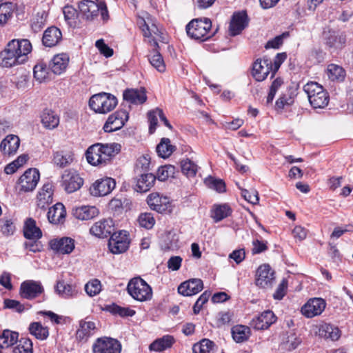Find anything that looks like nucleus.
<instances>
[{
    "instance_id": "1",
    "label": "nucleus",
    "mask_w": 353,
    "mask_h": 353,
    "mask_svg": "<svg viewBox=\"0 0 353 353\" xmlns=\"http://www.w3.org/2000/svg\"><path fill=\"white\" fill-rule=\"evenodd\" d=\"M32 49V44L27 39L10 41L4 50L0 52V66L11 68L23 63Z\"/></svg>"
},
{
    "instance_id": "2",
    "label": "nucleus",
    "mask_w": 353,
    "mask_h": 353,
    "mask_svg": "<svg viewBox=\"0 0 353 353\" xmlns=\"http://www.w3.org/2000/svg\"><path fill=\"white\" fill-rule=\"evenodd\" d=\"M121 145L117 143H97L90 146L85 156L88 162L92 165H105L121 151Z\"/></svg>"
},
{
    "instance_id": "3",
    "label": "nucleus",
    "mask_w": 353,
    "mask_h": 353,
    "mask_svg": "<svg viewBox=\"0 0 353 353\" xmlns=\"http://www.w3.org/2000/svg\"><path fill=\"white\" fill-rule=\"evenodd\" d=\"M78 8L82 17L87 21L94 20L99 14L104 23L109 19L108 10L104 1L81 0L78 3Z\"/></svg>"
},
{
    "instance_id": "4",
    "label": "nucleus",
    "mask_w": 353,
    "mask_h": 353,
    "mask_svg": "<svg viewBox=\"0 0 353 353\" xmlns=\"http://www.w3.org/2000/svg\"><path fill=\"white\" fill-rule=\"evenodd\" d=\"M185 29L188 37L201 41L209 39L214 34L211 31L212 22L208 18L192 19Z\"/></svg>"
},
{
    "instance_id": "5",
    "label": "nucleus",
    "mask_w": 353,
    "mask_h": 353,
    "mask_svg": "<svg viewBox=\"0 0 353 353\" xmlns=\"http://www.w3.org/2000/svg\"><path fill=\"white\" fill-rule=\"evenodd\" d=\"M303 90L307 94L310 103L313 108L323 109L328 105L329 94L318 83L311 81L306 83L303 86Z\"/></svg>"
},
{
    "instance_id": "6",
    "label": "nucleus",
    "mask_w": 353,
    "mask_h": 353,
    "mask_svg": "<svg viewBox=\"0 0 353 353\" xmlns=\"http://www.w3.org/2000/svg\"><path fill=\"white\" fill-rule=\"evenodd\" d=\"M117 98L109 93L101 92L94 94L89 101V105L95 112L105 114L112 111L117 105Z\"/></svg>"
},
{
    "instance_id": "7",
    "label": "nucleus",
    "mask_w": 353,
    "mask_h": 353,
    "mask_svg": "<svg viewBox=\"0 0 353 353\" xmlns=\"http://www.w3.org/2000/svg\"><path fill=\"white\" fill-rule=\"evenodd\" d=\"M127 290L130 295L139 301H147L152 297V288L140 277L132 279L129 282Z\"/></svg>"
},
{
    "instance_id": "8",
    "label": "nucleus",
    "mask_w": 353,
    "mask_h": 353,
    "mask_svg": "<svg viewBox=\"0 0 353 353\" xmlns=\"http://www.w3.org/2000/svg\"><path fill=\"white\" fill-rule=\"evenodd\" d=\"M93 353H121V344L111 337L99 338L93 344Z\"/></svg>"
},
{
    "instance_id": "9",
    "label": "nucleus",
    "mask_w": 353,
    "mask_h": 353,
    "mask_svg": "<svg viewBox=\"0 0 353 353\" xmlns=\"http://www.w3.org/2000/svg\"><path fill=\"white\" fill-rule=\"evenodd\" d=\"M61 179V186L68 193L77 191L83 184V179L74 170H65Z\"/></svg>"
},
{
    "instance_id": "10",
    "label": "nucleus",
    "mask_w": 353,
    "mask_h": 353,
    "mask_svg": "<svg viewBox=\"0 0 353 353\" xmlns=\"http://www.w3.org/2000/svg\"><path fill=\"white\" fill-rule=\"evenodd\" d=\"M44 292V288L40 281L26 280L21 283L19 294L21 298L32 300L39 296Z\"/></svg>"
},
{
    "instance_id": "11",
    "label": "nucleus",
    "mask_w": 353,
    "mask_h": 353,
    "mask_svg": "<svg viewBox=\"0 0 353 353\" xmlns=\"http://www.w3.org/2000/svg\"><path fill=\"white\" fill-rule=\"evenodd\" d=\"M323 39L326 46L332 51L342 50L346 44V35L343 32L335 30L324 32Z\"/></svg>"
},
{
    "instance_id": "12",
    "label": "nucleus",
    "mask_w": 353,
    "mask_h": 353,
    "mask_svg": "<svg viewBox=\"0 0 353 353\" xmlns=\"http://www.w3.org/2000/svg\"><path fill=\"white\" fill-rule=\"evenodd\" d=\"M39 172L36 168L28 169L19 178L18 187L20 191L30 192L34 190L39 180Z\"/></svg>"
},
{
    "instance_id": "13",
    "label": "nucleus",
    "mask_w": 353,
    "mask_h": 353,
    "mask_svg": "<svg viewBox=\"0 0 353 353\" xmlns=\"http://www.w3.org/2000/svg\"><path fill=\"white\" fill-rule=\"evenodd\" d=\"M256 276V285L262 288H271L275 281L274 272L268 264L260 265Z\"/></svg>"
},
{
    "instance_id": "14",
    "label": "nucleus",
    "mask_w": 353,
    "mask_h": 353,
    "mask_svg": "<svg viewBox=\"0 0 353 353\" xmlns=\"http://www.w3.org/2000/svg\"><path fill=\"white\" fill-rule=\"evenodd\" d=\"M128 119V113L125 110H119L110 114L103 125L105 132H112L120 130Z\"/></svg>"
},
{
    "instance_id": "15",
    "label": "nucleus",
    "mask_w": 353,
    "mask_h": 353,
    "mask_svg": "<svg viewBox=\"0 0 353 353\" xmlns=\"http://www.w3.org/2000/svg\"><path fill=\"white\" fill-rule=\"evenodd\" d=\"M116 182L110 177L97 180L90 188V192L94 196H103L110 194L115 188Z\"/></svg>"
},
{
    "instance_id": "16",
    "label": "nucleus",
    "mask_w": 353,
    "mask_h": 353,
    "mask_svg": "<svg viewBox=\"0 0 353 353\" xmlns=\"http://www.w3.org/2000/svg\"><path fill=\"white\" fill-rule=\"evenodd\" d=\"M325 301L321 298L309 299L301 307V312L307 318L320 315L325 310Z\"/></svg>"
},
{
    "instance_id": "17",
    "label": "nucleus",
    "mask_w": 353,
    "mask_h": 353,
    "mask_svg": "<svg viewBox=\"0 0 353 353\" xmlns=\"http://www.w3.org/2000/svg\"><path fill=\"white\" fill-rule=\"evenodd\" d=\"M273 72L272 61L268 58L258 59L252 67V76L257 81H262L266 79L270 72Z\"/></svg>"
},
{
    "instance_id": "18",
    "label": "nucleus",
    "mask_w": 353,
    "mask_h": 353,
    "mask_svg": "<svg viewBox=\"0 0 353 353\" xmlns=\"http://www.w3.org/2000/svg\"><path fill=\"white\" fill-rule=\"evenodd\" d=\"M130 241L125 234L121 232H114L108 241V248L110 252L114 254L125 252L129 248Z\"/></svg>"
},
{
    "instance_id": "19",
    "label": "nucleus",
    "mask_w": 353,
    "mask_h": 353,
    "mask_svg": "<svg viewBox=\"0 0 353 353\" xmlns=\"http://www.w3.org/2000/svg\"><path fill=\"white\" fill-rule=\"evenodd\" d=\"M90 232L99 238H106L114 232V225L112 219H103L96 222L90 229Z\"/></svg>"
},
{
    "instance_id": "20",
    "label": "nucleus",
    "mask_w": 353,
    "mask_h": 353,
    "mask_svg": "<svg viewBox=\"0 0 353 353\" xmlns=\"http://www.w3.org/2000/svg\"><path fill=\"white\" fill-rule=\"evenodd\" d=\"M248 17L245 11L234 12L229 26V32L231 36L239 34L248 25Z\"/></svg>"
},
{
    "instance_id": "21",
    "label": "nucleus",
    "mask_w": 353,
    "mask_h": 353,
    "mask_svg": "<svg viewBox=\"0 0 353 353\" xmlns=\"http://www.w3.org/2000/svg\"><path fill=\"white\" fill-rule=\"evenodd\" d=\"M138 23L141 28L144 37H152V41H150L151 45L154 47H159V44L155 37H158L160 39H163L161 36L163 33L161 32V29L153 23L150 25L149 21H146L143 18L139 19Z\"/></svg>"
},
{
    "instance_id": "22",
    "label": "nucleus",
    "mask_w": 353,
    "mask_h": 353,
    "mask_svg": "<svg viewBox=\"0 0 353 353\" xmlns=\"http://www.w3.org/2000/svg\"><path fill=\"white\" fill-rule=\"evenodd\" d=\"M276 319L272 311L266 310L254 317L251 321V325L255 330H266L276 322Z\"/></svg>"
},
{
    "instance_id": "23",
    "label": "nucleus",
    "mask_w": 353,
    "mask_h": 353,
    "mask_svg": "<svg viewBox=\"0 0 353 353\" xmlns=\"http://www.w3.org/2000/svg\"><path fill=\"white\" fill-rule=\"evenodd\" d=\"M203 281L200 279H192L183 282L178 287V292L183 296H190L194 295L202 290Z\"/></svg>"
},
{
    "instance_id": "24",
    "label": "nucleus",
    "mask_w": 353,
    "mask_h": 353,
    "mask_svg": "<svg viewBox=\"0 0 353 353\" xmlns=\"http://www.w3.org/2000/svg\"><path fill=\"white\" fill-rule=\"evenodd\" d=\"M147 203L152 210L159 213L167 211L170 205L168 199L161 196L157 192L150 194L147 198Z\"/></svg>"
},
{
    "instance_id": "25",
    "label": "nucleus",
    "mask_w": 353,
    "mask_h": 353,
    "mask_svg": "<svg viewBox=\"0 0 353 353\" xmlns=\"http://www.w3.org/2000/svg\"><path fill=\"white\" fill-rule=\"evenodd\" d=\"M61 39L62 33L61 30L55 26H51L44 31L42 43L46 47L52 48L58 45Z\"/></svg>"
},
{
    "instance_id": "26",
    "label": "nucleus",
    "mask_w": 353,
    "mask_h": 353,
    "mask_svg": "<svg viewBox=\"0 0 353 353\" xmlns=\"http://www.w3.org/2000/svg\"><path fill=\"white\" fill-rule=\"evenodd\" d=\"M156 176L151 173L140 174L134 179V190L138 192H146L154 185Z\"/></svg>"
},
{
    "instance_id": "27",
    "label": "nucleus",
    "mask_w": 353,
    "mask_h": 353,
    "mask_svg": "<svg viewBox=\"0 0 353 353\" xmlns=\"http://www.w3.org/2000/svg\"><path fill=\"white\" fill-rule=\"evenodd\" d=\"M50 247L60 254H70L74 249V241L70 237H63L51 241Z\"/></svg>"
},
{
    "instance_id": "28",
    "label": "nucleus",
    "mask_w": 353,
    "mask_h": 353,
    "mask_svg": "<svg viewBox=\"0 0 353 353\" xmlns=\"http://www.w3.org/2000/svg\"><path fill=\"white\" fill-rule=\"evenodd\" d=\"M52 185L46 183L37 195V206L41 210H46L52 202Z\"/></svg>"
},
{
    "instance_id": "29",
    "label": "nucleus",
    "mask_w": 353,
    "mask_h": 353,
    "mask_svg": "<svg viewBox=\"0 0 353 353\" xmlns=\"http://www.w3.org/2000/svg\"><path fill=\"white\" fill-rule=\"evenodd\" d=\"M40 117L41 122L46 129L54 130L57 128L59 124V116L51 109H44Z\"/></svg>"
},
{
    "instance_id": "30",
    "label": "nucleus",
    "mask_w": 353,
    "mask_h": 353,
    "mask_svg": "<svg viewBox=\"0 0 353 353\" xmlns=\"http://www.w3.org/2000/svg\"><path fill=\"white\" fill-rule=\"evenodd\" d=\"M19 145V138L17 135L9 134L1 141L0 150L3 154L11 155L17 152Z\"/></svg>"
},
{
    "instance_id": "31",
    "label": "nucleus",
    "mask_w": 353,
    "mask_h": 353,
    "mask_svg": "<svg viewBox=\"0 0 353 353\" xmlns=\"http://www.w3.org/2000/svg\"><path fill=\"white\" fill-rule=\"evenodd\" d=\"M123 99L127 102L132 104H142L146 99L147 96L144 88L140 89H128L124 91Z\"/></svg>"
},
{
    "instance_id": "32",
    "label": "nucleus",
    "mask_w": 353,
    "mask_h": 353,
    "mask_svg": "<svg viewBox=\"0 0 353 353\" xmlns=\"http://www.w3.org/2000/svg\"><path fill=\"white\" fill-rule=\"evenodd\" d=\"M65 207L61 203H57L52 208H50L47 213L48 221L54 224L62 223L65 219Z\"/></svg>"
},
{
    "instance_id": "33",
    "label": "nucleus",
    "mask_w": 353,
    "mask_h": 353,
    "mask_svg": "<svg viewBox=\"0 0 353 353\" xmlns=\"http://www.w3.org/2000/svg\"><path fill=\"white\" fill-rule=\"evenodd\" d=\"M69 62V56L65 53L55 55L51 61L50 68L55 74H61L67 68Z\"/></svg>"
},
{
    "instance_id": "34",
    "label": "nucleus",
    "mask_w": 353,
    "mask_h": 353,
    "mask_svg": "<svg viewBox=\"0 0 353 353\" xmlns=\"http://www.w3.org/2000/svg\"><path fill=\"white\" fill-rule=\"evenodd\" d=\"M23 235L25 238L30 240H38L42 237V232L41 229L37 226L36 221L28 218L23 226Z\"/></svg>"
},
{
    "instance_id": "35",
    "label": "nucleus",
    "mask_w": 353,
    "mask_h": 353,
    "mask_svg": "<svg viewBox=\"0 0 353 353\" xmlns=\"http://www.w3.org/2000/svg\"><path fill=\"white\" fill-rule=\"evenodd\" d=\"M319 335L321 338L332 341H337L341 336L340 330L330 323H323L319 328Z\"/></svg>"
},
{
    "instance_id": "36",
    "label": "nucleus",
    "mask_w": 353,
    "mask_h": 353,
    "mask_svg": "<svg viewBox=\"0 0 353 353\" xmlns=\"http://www.w3.org/2000/svg\"><path fill=\"white\" fill-rule=\"evenodd\" d=\"M99 210L95 206L83 205L73 210V215L79 220H90L99 214Z\"/></svg>"
},
{
    "instance_id": "37",
    "label": "nucleus",
    "mask_w": 353,
    "mask_h": 353,
    "mask_svg": "<svg viewBox=\"0 0 353 353\" xmlns=\"http://www.w3.org/2000/svg\"><path fill=\"white\" fill-rule=\"evenodd\" d=\"M96 329L95 323L92 321H81L79 328L77 331V339L79 341H86L94 334Z\"/></svg>"
},
{
    "instance_id": "38",
    "label": "nucleus",
    "mask_w": 353,
    "mask_h": 353,
    "mask_svg": "<svg viewBox=\"0 0 353 353\" xmlns=\"http://www.w3.org/2000/svg\"><path fill=\"white\" fill-rule=\"evenodd\" d=\"M73 154L71 152L57 151L53 153L52 161L55 165L63 168L70 165L73 161Z\"/></svg>"
},
{
    "instance_id": "39",
    "label": "nucleus",
    "mask_w": 353,
    "mask_h": 353,
    "mask_svg": "<svg viewBox=\"0 0 353 353\" xmlns=\"http://www.w3.org/2000/svg\"><path fill=\"white\" fill-rule=\"evenodd\" d=\"M174 342L172 336L165 335L153 341L149 346L150 351L161 352L170 347Z\"/></svg>"
},
{
    "instance_id": "40",
    "label": "nucleus",
    "mask_w": 353,
    "mask_h": 353,
    "mask_svg": "<svg viewBox=\"0 0 353 353\" xmlns=\"http://www.w3.org/2000/svg\"><path fill=\"white\" fill-rule=\"evenodd\" d=\"M232 213L230 207L226 204L214 205L212 210V218L217 223L229 216Z\"/></svg>"
},
{
    "instance_id": "41",
    "label": "nucleus",
    "mask_w": 353,
    "mask_h": 353,
    "mask_svg": "<svg viewBox=\"0 0 353 353\" xmlns=\"http://www.w3.org/2000/svg\"><path fill=\"white\" fill-rule=\"evenodd\" d=\"M216 348L217 346L213 341L203 339L193 345L192 351L194 353H213Z\"/></svg>"
},
{
    "instance_id": "42",
    "label": "nucleus",
    "mask_w": 353,
    "mask_h": 353,
    "mask_svg": "<svg viewBox=\"0 0 353 353\" xmlns=\"http://www.w3.org/2000/svg\"><path fill=\"white\" fill-rule=\"evenodd\" d=\"M18 332L5 330L0 335V348H7L18 341Z\"/></svg>"
},
{
    "instance_id": "43",
    "label": "nucleus",
    "mask_w": 353,
    "mask_h": 353,
    "mask_svg": "<svg viewBox=\"0 0 353 353\" xmlns=\"http://www.w3.org/2000/svg\"><path fill=\"white\" fill-rule=\"evenodd\" d=\"M175 146L171 145L168 138H162L157 145L156 150L158 155L163 159L169 157L174 151Z\"/></svg>"
},
{
    "instance_id": "44",
    "label": "nucleus",
    "mask_w": 353,
    "mask_h": 353,
    "mask_svg": "<svg viewBox=\"0 0 353 353\" xmlns=\"http://www.w3.org/2000/svg\"><path fill=\"white\" fill-rule=\"evenodd\" d=\"M296 96L295 90L292 88H288L285 92H283L276 101V106L279 109H283L285 105H290L294 103V98Z\"/></svg>"
},
{
    "instance_id": "45",
    "label": "nucleus",
    "mask_w": 353,
    "mask_h": 353,
    "mask_svg": "<svg viewBox=\"0 0 353 353\" xmlns=\"http://www.w3.org/2000/svg\"><path fill=\"white\" fill-rule=\"evenodd\" d=\"M250 330L248 326L237 325L232 329L233 339L237 343H242L248 339Z\"/></svg>"
},
{
    "instance_id": "46",
    "label": "nucleus",
    "mask_w": 353,
    "mask_h": 353,
    "mask_svg": "<svg viewBox=\"0 0 353 353\" xmlns=\"http://www.w3.org/2000/svg\"><path fill=\"white\" fill-rule=\"evenodd\" d=\"M154 48H155L148 55V60L154 68L159 72H163L165 70V65L162 55L157 50L159 47Z\"/></svg>"
},
{
    "instance_id": "47",
    "label": "nucleus",
    "mask_w": 353,
    "mask_h": 353,
    "mask_svg": "<svg viewBox=\"0 0 353 353\" xmlns=\"http://www.w3.org/2000/svg\"><path fill=\"white\" fill-rule=\"evenodd\" d=\"M30 333L37 339L45 340L49 336L48 327L43 326L40 322H33L29 326Z\"/></svg>"
},
{
    "instance_id": "48",
    "label": "nucleus",
    "mask_w": 353,
    "mask_h": 353,
    "mask_svg": "<svg viewBox=\"0 0 353 353\" xmlns=\"http://www.w3.org/2000/svg\"><path fill=\"white\" fill-rule=\"evenodd\" d=\"M283 343L287 350H293L299 345L301 339L294 332L290 331L286 333L283 339Z\"/></svg>"
},
{
    "instance_id": "49",
    "label": "nucleus",
    "mask_w": 353,
    "mask_h": 353,
    "mask_svg": "<svg viewBox=\"0 0 353 353\" xmlns=\"http://www.w3.org/2000/svg\"><path fill=\"white\" fill-rule=\"evenodd\" d=\"M181 168L182 172L188 177H193L196 175L198 170V165L189 159L181 161Z\"/></svg>"
},
{
    "instance_id": "50",
    "label": "nucleus",
    "mask_w": 353,
    "mask_h": 353,
    "mask_svg": "<svg viewBox=\"0 0 353 353\" xmlns=\"http://www.w3.org/2000/svg\"><path fill=\"white\" fill-rule=\"evenodd\" d=\"M327 76L332 81H342L345 77V70L341 66L330 64L327 67Z\"/></svg>"
},
{
    "instance_id": "51",
    "label": "nucleus",
    "mask_w": 353,
    "mask_h": 353,
    "mask_svg": "<svg viewBox=\"0 0 353 353\" xmlns=\"http://www.w3.org/2000/svg\"><path fill=\"white\" fill-rule=\"evenodd\" d=\"M176 172V168L172 165H165L159 168L156 179L159 181H164L169 177H174Z\"/></svg>"
},
{
    "instance_id": "52",
    "label": "nucleus",
    "mask_w": 353,
    "mask_h": 353,
    "mask_svg": "<svg viewBox=\"0 0 353 353\" xmlns=\"http://www.w3.org/2000/svg\"><path fill=\"white\" fill-rule=\"evenodd\" d=\"M13 353H33L32 343L28 338H21L19 343L13 348Z\"/></svg>"
},
{
    "instance_id": "53",
    "label": "nucleus",
    "mask_w": 353,
    "mask_h": 353,
    "mask_svg": "<svg viewBox=\"0 0 353 353\" xmlns=\"http://www.w3.org/2000/svg\"><path fill=\"white\" fill-rule=\"evenodd\" d=\"M63 12L68 24L70 26H75L78 15L77 10L72 6H65L63 9Z\"/></svg>"
},
{
    "instance_id": "54",
    "label": "nucleus",
    "mask_w": 353,
    "mask_h": 353,
    "mask_svg": "<svg viewBox=\"0 0 353 353\" xmlns=\"http://www.w3.org/2000/svg\"><path fill=\"white\" fill-rule=\"evenodd\" d=\"M48 69L46 64L38 63L33 68L34 77L39 82L45 81L48 78Z\"/></svg>"
},
{
    "instance_id": "55",
    "label": "nucleus",
    "mask_w": 353,
    "mask_h": 353,
    "mask_svg": "<svg viewBox=\"0 0 353 353\" xmlns=\"http://www.w3.org/2000/svg\"><path fill=\"white\" fill-rule=\"evenodd\" d=\"M108 310L114 314H118L122 317L132 316L135 314V311L129 307H123L116 304L108 306Z\"/></svg>"
},
{
    "instance_id": "56",
    "label": "nucleus",
    "mask_w": 353,
    "mask_h": 353,
    "mask_svg": "<svg viewBox=\"0 0 353 353\" xmlns=\"http://www.w3.org/2000/svg\"><path fill=\"white\" fill-rule=\"evenodd\" d=\"M138 221L141 227L148 230L152 228L155 224L152 214L149 212L141 213L138 218Z\"/></svg>"
},
{
    "instance_id": "57",
    "label": "nucleus",
    "mask_w": 353,
    "mask_h": 353,
    "mask_svg": "<svg viewBox=\"0 0 353 353\" xmlns=\"http://www.w3.org/2000/svg\"><path fill=\"white\" fill-rule=\"evenodd\" d=\"M205 183L210 188L216 190L219 193L225 192V183L221 179L209 177L205 179Z\"/></svg>"
},
{
    "instance_id": "58",
    "label": "nucleus",
    "mask_w": 353,
    "mask_h": 353,
    "mask_svg": "<svg viewBox=\"0 0 353 353\" xmlns=\"http://www.w3.org/2000/svg\"><path fill=\"white\" fill-rule=\"evenodd\" d=\"M85 290L90 296L98 294L101 290V284L99 280L93 279L85 285Z\"/></svg>"
},
{
    "instance_id": "59",
    "label": "nucleus",
    "mask_w": 353,
    "mask_h": 353,
    "mask_svg": "<svg viewBox=\"0 0 353 353\" xmlns=\"http://www.w3.org/2000/svg\"><path fill=\"white\" fill-rule=\"evenodd\" d=\"M241 190V196L250 203L253 205L257 204L259 201V193L256 190L252 189L248 190L246 189Z\"/></svg>"
},
{
    "instance_id": "60",
    "label": "nucleus",
    "mask_w": 353,
    "mask_h": 353,
    "mask_svg": "<svg viewBox=\"0 0 353 353\" xmlns=\"http://www.w3.org/2000/svg\"><path fill=\"white\" fill-rule=\"evenodd\" d=\"M150 164V158L148 155H143L140 157L136 162L135 170L136 172H145L149 170Z\"/></svg>"
},
{
    "instance_id": "61",
    "label": "nucleus",
    "mask_w": 353,
    "mask_h": 353,
    "mask_svg": "<svg viewBox=\"0 0 353 353\" xmlns=\"http://www.w3.org/2000/svg\"><path fill=\"white\" fill-rule=\"evenodd\" d=\"M289 36L288 32H285L283 34L275 37L272 40L267 42L265 47V48H274L278 49L283 43V39Z\"/></svg>"
},
{
    "instance_id": "62",
    "label": "nucleus",
    "mask_w": 353,
    "mask_h": 353,
    "mask_svg": "<svg viewBox=\"0 0 353 353\" xmlns=\"http://www.w3.org/2000/svg\"><path fill=\"white\" fill-rule=\"evenodd\" d=\"M57 291L63 296L68 298L73 295L74 290L72 285L59 281L57 285Z\"/></svg>"
},
{
    "instance_id": "63",
    "label": "nucleus",
    "mask_w": 353,
    "mask_h": 353,
    "mask_svg": "<svg viewBox=\"0 0 353 353\" xmlns=\"http://www.w3.org/2000/svg\"><path fill=\"white\" fill-rule=\"evenodd\" d=\"M39 314L48 316L51 322L54 324H64L65 323V317L58 315L52 311H40Z\"/></svg>"
},
{
    "instance_id": "64",
    "label": "nucleus",
    "mask_w": 353,
    "mask_h": 353,
    "mask_svg": "<svg viewBox=\"0 0 353 353\" xmlns=\"http://www.w3.org/2000/svg\"><path fill=\"white\" fill-rule=\"evenodd\" d=\"M211 293L208 291H205L197 299L193 306V311L195 314L199 313L203 305L208 301Z\"/></svg>"
}]
</instances>
